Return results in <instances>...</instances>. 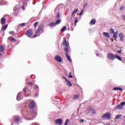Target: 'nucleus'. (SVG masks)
I'll use <instances>...</instances> for the list:
<instances>
[{
    "mask_svg": "<svg viewBox=\"0 0 125 125\" xmlns=\"http://www.w3.org/2000/svg\"><path fill=\"white\" fill-rule=\"evenodd\" d=\"M115 59L116 58V59H118V60H119V61H122V58H121V57L117 55H115Z\"/></svg>",
    "mask_w": 125,
    "mask_h": 125,
    "instance_id": "nucleus-24",
    "label": "nucleus"
},
{
    "mask_svg": "<svg viewBox=\"0 0 125 125\" xmlns=\"http://www.w3.org/2000/svg\"><path fill=\"white\" fill-rule=\"evenodd\" d=\"M8 26V24H6L4 27L2 26L1 29V31H3L4 32L6 29H7V27Z\"/></svg>",
    "mask_w": 125,
    "mask_h": 125,
    "instance_id": "nucleus-19",
    "label": "nucleus"
},
{
    "mask_svg": "<svg viewBox=\"0 0 125 125\" xmlns=\"http://www.w3.org/2000/svg\"><path fill=\"white\" fill-rule=\"evenodd\" d=\"M103 34L104 37H105V38H108V39H110V33H109L108 32H104L103 33Z\"/></svg>",
    "mask_w": 125,
    "mask_h": 125,
    "instance_id": "nucleus-16",
    "label": "nucleus"
},
{
    "mask_svg": "<svg viewBox=\"0 0 125 125\" xmlns=\"http://www.w3.org/2000/svg\"><path fill=\"white\" fill-rule=\"evenodd\" d=\"M25 25H26V23H22L20 24V26H21V27H24Z\"/></svg>",
    "mask_w": 125,
    "mask_h": 125,
    "instance_id": "nucleus-36",
    "label": "nucleus"
},
{
    "mask_svg": "<svg viewBox=\"0 0 125 125\" xmlns=\"http://www.w3.org/2000/svg\"><path fill=\"white\" fill-rule=\"evenodd\" d=\"M37 34L34 35V36H33V38H36V37H37Z\"/></svg>",
    "mask_w": 125,
    "mask_h": 125,
    "instance_id": "nucleus-56",
    "label": "nucleus"
},
{
    "mask_svg": "<svg viewBox=\"0 0 125 125\" xmlns=\"http://www.w3.org/2000/svg\"><path fill=\"white\" fill-rule=\"evenodd\" d=\"M25 0V1H26V0Z\"/></svg>",
    "mask_w": 125,
    "mask_h": 125,
    "instance_id": "nucleus-60",
    "label": "nucleus"
},
{
    "mask_svg": "<svg viewBox=\"0 0 125 125\" xmlns=\"http://www.w3.org/2000/svg\"><path fill=\"white\" fill-rule=\"evenodd\" d=\"M77 22H79V20L78 18H76L75 19V22H74L75 24H76Z\"/></svg>",
    "mask_w": 125,
    "mask_h": 125,
    "instance_id": "nucleus-33",
    "label": "nucleus"
},
{
    "mask_svg": "<svg viewBox=\"0 0 125 125\" xmlns=\"http://www.w3.org/2000/svg\"><path fill=\"white\" fill-rule=\"evenodd\" d=\"M122 18L124 19V20H125V16L124 15H123L122 16Z\"/></svg>",
    "mask_w": 125,
    "mask_h": 125,
    "instance_id": "nucleus-48",
    "label": "nucleus"
},
{
    "mask_svg": "<svg viewBox=\"0 0 125 125\" xmlns=\"http://www.w3.org/2000/svg\"><path fill=\"white\" fill-rule=\"evenodd\" d=\"M26 113H27V110H25V113H24V111H21V114L22 115H23V116L25 115L26 118H27V119H31V120H32V117H33V114H32L31 112H29L27 114H26Z\"/></svg>",
    "mask_w": 125,
    "mask_h": 125,
    "instance_id": "nucleus-2",
    "label": "nucleus"
},
{
    "mask_svg": "<svg viewBox=\"0 0 125 125\" xmlns=\"http://www.w3.org/2000/svg\"><path fill=\"white\" fill-rule=\"evenodd\" d=\"M117 52L118 53H120V54H122V51L121 50H118Z\"/></svg>",
    "mask_w": 125,
    "mask_h": 125,
    "instance_id": "nucleus-51",
    "label": "nucleus"
},
{
    "mask_svg": "<svg viewBox=\"0 0 125 125\" xmlns=\"http://www.w3.org/2000/svg\"><path fill=\"white\" fill-rule=\"evenodd\" d=\"M110 41H111V42H114V39H113L112 38H110Z\"/></svg>",
    "mask_w": 125,
    "mask_h": 125,
    "instance_id": "nucleus-55",
    "label": "nucleus"
},
{
    "mask_svg": "<svg viewBox=\"0 0 125 125\" xmlns=\"http://www.w3.org/2000/svg\"><path fill=\"white\" fill-rule=\"evenodd\" d=\"M56 22H51L49 24L48 26L50 27H53V26H56Z\"/></svg>",
    "mask_w": 125,
    "mask_h": 125,
    "instance_id": "nucleus-22",
    "label": "nucleus"
},
{
    "mask_svg": "<svg viewBox=\"0 0 125 125\" xmlns=\"http://www.w3.org/2000/svg\"><path fill=\"white\" fill-rule=\"evenodd\" d=\"M55 59L58 62H62V58L60 56L56 55L55 57Z\"/></svg>",
    "mask_w": 125,
    "mask_h": 125,
    "instance_id": "nucleus-8",
    "label": "nucleus"
},
{
    "mask_svg": "<svg viewBox=\"0 0 125 125\" xmlns=\"http://www.w3.org/2000/svg\"><path fill=\"white\" fill-rule=\"evenodd\" d=\"M3 4H4V1L3 0L0 1V5H2Z\"/></svg>",
    "mask_w": 125,
    "mask_h": 125,
    "instance_id": "nucleus-37",
    "label": "nucleus"
},
{
    "mask_svg": "<svg viewBox=\"0 0 125 125\" xmlns=\"http://www.w3.org/2000/svg\"><path fill=\"white\" fill-rule=\"evenodd\" d=\"M27 85H29V86H32L33 83H32V82H28Z\"/></svg>",
    "mask_w": 125,
    "mask_h": 125,
    "instance_id": "nucleus-32",
    "label": "nucleus"
},
{
    "mask_svg": "<svg viewBox=\"0 0 125 125\" xmlns=\"http://www.w3.org/2000/svg\"><path fill=\"white\" fill-rule=\"evenodd\" d=\"M122 114H120V115H116V119L117 120H119V119H121V118H122Z\"/></svg>",
    "mask_w": 125,
    "mask_h": 125,
    "instance_id": "nucleus-27",
    "label": "nucleus"
},
{
    "mask_svg": "<svg viewBox=\"0 0 125 125\" xmlns=\"http://www.w3.org/2000/svg\"><path fill=\"white\" fill-rule=\"evenodd\" d=\"M61 23V19L57 20L56 21V24L58 25Z\"/></svg>",
    "mask_w": 125,
    "mask_h": 125,
    "instance_id": "nucleus-25",
    "label": "nucleus"
},
{
    "mask_svg": "<svg viewBox=\"0 0 125 125\" xmlns=\"http://www.w3.org/2000/svg\"><path fill=\"white\" fill-rule=\"evenodd\" d=\"M79 9H75L73 12H72V17H73V16H74V14H75V13H77Z\"/></svg>",
    "mask_w": 125,
    "mask_h": 125,
    "instance_id": "nucleus-23",
    "label": "nucleus"
},
{
    "mask_svg": "<svg viewBox=\"0 0 125 125\" xmlns=\"http://www.w3.org/2000/svg\"><path fill=\"white\" fill-rule=\"evenodd\" d=\"M56 18H57V19L60 18V15L59 14V13H58L57 14V15H56Z\"/></svg>",
    "mask_w": 125,
    "mask_h": 125,
    "instance_id": "nucleus-41",
    "label": "nucleus"
},
{
    "mask_svg": "<svg viewBox=\"0 0 125 125\" xmlns=\"http://www.w3.org/2000/svg\"><path fill=\"white\" fill-rule=\"evenodd\" d=\"M43 28V25H40L38 26V29L35 31V34H38L41 32V30H42Z\"/></svg>",
    "mask_w": 125,
    "mask_h": 125,
    "instance_id": "nucleus-7",
    "label": "nucleus"
},
{
    "mask_svg": "<svg viewBox=\"0 0 125 125\" xmlns=\"http://www.w3.org/2000/svg\"><path fill=\"white\" fill-rule=\"evenodd\" d=\"M110 33L112 35H113V34H115V30H114V29L110 28Z\"/></svg>",
    "mask_w": 125,
    "mask_h": 125,
    "instance_id": "nucleus-26",
    "label": "nucleus"
},
{
    "mask_svg": "<svg viewBox=\"0 0 125 125\" xmlns=\"http://www.w3.org/2000/svg\"><path fill=\"white\" fill-rule=\"evenodd\" d=\"M35 106H36V104H35V102H31L29 104V107H30V109H34V108H35Z\"/></svg>",
    "mask_w": 125,
    "mask_h": 125,
    "instance_id": "nucleus-14",
    "label": "nucleus"
},
{
    "mask_svg": "<svg viewBox=\"0 0 125 125\" xmlns=\"http://www.w3.org/2000/svg\"><path fill=\"white\" fill-rule=\"evenodd\" d=\"M32 125H39V124H37V123H33V124H32Z\"/></svg>",
    "mask_w": 125,
    "mask_h": 125,
    "instance_id": "nucleus-52",
    "label": "nucleus"
},
{
    "mask_svg": "<svg viewBox=\"0 0 125 125\" xmlns=\"http://www.w3.org/2000/svg\"><path fill=\"white\" fill-rule=\"evenodd\" d=\"M68 78H70V79H73V75H72V72H70L69 73Z\"/></svg>",
    "mask_w": 125,
    "mask_h": 125,
    "instance_id": "nucleus-29",
    "label": "nucleus"
},
{
    "mask_svg": "<svg viewBox=\"0 0 125 125\" xmlns=\"http://www.w3.org/2000/svg\"><path fill=\"white\" fill-rule=\"evenodd\" d=\"M84 122V120H83V119H81L80 120L79 123H80V124H81V123H83Z\"/></svg>",
    "mask_w": 125,
    "mask_h": 125,
    "instance_id": "nucleus-47",
    "label": "nucleus"
},
{
    "mask_svg": "<svg viewBox=\"0 0 125 125\" xmlns=\"http://www.w3.org/2000/svg\"><path fill=\"white\" fill-rule=\"evenodd\" d=\"M120 10H124L125 9V7L124 6H121L120 8Z\"/></svg>",
    "mask_w": 125,
    "mask_h": 125,
    "instance_id": "nucleus-46",
    "label": "nucleus"
},
{
    "mask_svg": "<svg viewBox=\"0 0 125 125\" xmlns=\"http://www.w3.org/2000/svg\"><path fill=\"white\" fill-rule=\"evenodd\" d=\"M64 50L65 52H66L65 57H66V58L67 59L68 61H69V62H72V60H71V59L70 58V56H69V55L68 54V53H69V47H64Z\"/></svg>",
    "mask_w": 125,
    "mask_h": 125,
    "instance_id": "nucleus-1",
    "label": "nucleus"
},
{
    "mask_svg": "<svg viewBox=\"0 0 125 125\" xmlns=\"http://www.w3.org/2000/svg\"><path fill=\"white\" fill-rule=\"evenodd\" d=\"M63 45L65 47H69V42H67V40L65 38H63Z\"/></svg>",
    "mask_w": 125,
    "mask_h": 125,
    "instance_id": "nucleus-11",
    "label": "nucleus"
},
{
    "mask_svg": "<svg viewBox=\"0 0 125 125\" xmlns=\"http://www.w3.org/2000/svg\"><path fill=\"white\" fill-rule=\"evenodd\" d=\"M10 39H11V40H12V41H13L14 42H16V40H15V39H14V38H12V37H10Z\"/></svg>",
    "mask_w": 125,
    "mask_h": 125,
    "instance_id": "nucleus-45",
    "label": "nucleus"
},
{
    "mask_svg": "<svg viewBox=\"0 0 125 125\" xmlns=\"http://www.w3.org/2000/svg\"><path fill=\"white\" fill-rule=\"evenodd\" d=\"M38 24H39V21H36L34 24V26L35 28H37L38 26Z\"/></svg>",
    "mask_w": 125,
    "mask_h": 125,
    "instance_id": "nucleus-31",
    "label": "nucleus"
},
{
    "mask_svg": "<svg viewBox=\"0 0 125 125\" xmlns=\"http://www.w3.org/2000/svg\"><path fill=\"white\" fill-rule=\"evenodd\" d=\"M34 88L35 90L38 89V88H39V86L37 84H35L34 85Z\"/></svg>",
    "mask_w": 125,
    "mask_h": 125,
    "instance_id": "nucleus-35",
    "label": "nucleus"
},
{
    "mask_svg": "<svg viewBox=\"0 0 125 125\" xmlns=\"http://www.w3.org/2000/svg\"><path fill=\"white\" fill-rule=\"evenodd\" d=\"M68 122H69V119H67L64 123V125H68Z\"/></svg>",
    "mask_w": 125,
    "mask_h": 125,
    "instance_id": "nucleus-40",
    "label": "nucleus"
},
{
    "mask_svg": "<svg viewBox=\"0 0 125 125\" xmlns=\"http://www.w3.org/2000/svg\"><path fill=\"white\" fill-rule=\"evenodd\" d=\"M90 23L92 25H95V23H96V20L95 19H92L90 21Z\"/></svg>",
    "mask_w": 125,
    "mask_h": 125,
    "instance_id": "nucleus-20",
    "label": "nucleus"
},
{
    "mask_svg": "<svg viewBox=\"0 0 125 125\" xmlns=\"http://www.w3.org/2000/svg\"><path fill=\"white\" fill-rule=\"evenodd\" d=\"M78 98H79V95H76L74 96V99H78Z\"/></svg>",
    "mask_w": 125,
    "mask_h": 125,
    "instance_id": "nucleus-39",
    "label": "nucleus"
},
{
    "mask_svg": "<svg viewBox=\"0 0 125 125\" xmlns=\"http://www.w3.org/2000/svg\"><path fill=\"white\" fill-rule=\"evenodd\" d=\"M62 123H63V121H62V119H58L55 121L56 125H62Z\"/></svg>",
    "mask_w": 125,
    "mask_h": 125,
    "instance_id": "nucleus-9",
    "label": "nucleus"
},
{
    "mask_svg": "<svg viewBox=\"0 0 125 125\" xmlns=\"http://www.w3.org/2000/svg\"><path fill=\"white\" fill-rule=\"evenodd\" d=\"M9 33L10 35H14L15 34L14 31H10Z\"/></svg>",
    "mask_w": 125,
    "mask_h": 125,
    "instance_id": "nucleus-44",
    "label": "nucleus"
},
{
    "mask_svg": "<svg viewBox=\"0 0 125 125\" xmlns=\"http://www.w3.org/2000/svg\"><path fill=\"white\" fill-rule=\"evenodd\" d=\"M26 35L29 38H32V35H33V30L31 29H28L26 31Z\"/></svg>",
    "mask_w": 125,
    "mask_h": 125,
    "instance_id": "nucleus-5",
    "label": "nucleus"
},
{
    "mask_svg": "<svg viewBox=\"0 0 125 125\" xmlns=\"http://www.w3.org/2000/svg\"><path fill=\"white\" fill-rule=\"evenodd\" d=\"M113 90H120V91H123V88L121 87H115L113 88Z\"/></svg>",
    "mask_w": 125,
    "mask_h": 125,
    "instance_id": "nucleus-18",
    "label": "nucleus"
},
{
    "mask_svg": "<svg viewBox=\"0 0 125 125\" xmlns=\"http://www.w3.org/2000/svg\"><path fill=\"white\" fill-rule=\"evenodd\" d=\"M107 58L109 60H114V59H115V55L112 53H109L107 54Z\"/></svg>",
    "mask_w": 125,
    "mask_h": 125,
    "instance_id": "nucleus-6",
    "label": "nucleus"
},
{
    "mask_svg": "<svg viewBox=\"0 0 125 125\" xmlns=\"http://www.w3.org/2000/svg\"><path fill=\"white\" fill-rule=\"evenodd\" d=\"M125 102L121 103L120 104H118L116 106L115 110H117V109H118V110H122V109H124V106H125Z\"/></svg>",
    "mask_w": 125,
    "mask_h": 125,
    "instance_id": "nucleus-3",
    "label": "nucleus"
},
{
    "mask_svg": "<svg viewBox=\"0 0 125 125\" xmlns=\"http://www.w3.org/2000/svg\"><path fill=\"white\" fill-rule=\"evenodd\" d=\"M63 78H64V79L65 80V81H66V82L68 81V80L67 79V78H66V77L63 76Z\"/></svg>",
    "mask_w": 125,
    "mask_h": 125,
    "instance_id": "nucleus-50",
    "label": "nucleus"
},
{
    "mask_svg": "<svg viewBox=\"0 0 125 125\" xmlns=\"http://www.w3.org/2000/svg\"><path fill=\"white\" fill-rule=\"evenodd\" d=\"M118 32H115L114 34V35H113V38H114V39H115V41H117L116 39H118Z\"/></svg>",
    "mask_w": 125,
    "mask_h": 125,
    "instance_id": "nucleus-17",
    "label": "nucleus"
},
{
    "mask_svg": "<svg viewBox=\"0 0 125 125\" xmlns=\"http://www.w3.org/2000/svg\"><path fill=\"white\" fill-rule=\"evenodd\" d=\"M21 8L22 9H23V10H25V7L24 6H21Z\"/></svg>",
    "mask_w": 125,
    "mask_h": 125,
    "instance_id": "nucleus-49",
    "label": "nucleus"
},
{
    "mask_svg": "<svg viewBox=\"0 0 125 125\" xmlns=\"http://www.w3.org/2000/svg\"><path fill=\"white\" fill-rule=\"evenodd\" d=\"M1 56V53H0V57Z\"/></svg>",
    "mask_w": 125,
    "mask_h": 125,
    "instance_id": "nucleus-58",
    "label": "nucleus"
},
{
    "mask_svg": "<svg viewBox=\"0 0 125 125\" xmlns=\"http://www.w3.org/2000/svg\"><path fill=\"white\" fill-rule=\"evenodd\" d=\"M119 37L120 38V41L121 42H123L124 41V39H125V35H124V33H120L119 34Z\"/></svg>",
    "mask_w": 125,
    "mask_h": 125,
    "instance_id": "nucleus-10",
    "label": "nucleus"
},
{
    "mask_svg": "<svg viewBox=\"0 0 125 125\" xmlns=\"http://www.w3.org/2000/svg\"><path fill=\"white\" fill-rule=\"evenodd\" d=\"M14 121L15 123H18L20 122V117L18 116H16L14 118Z\"/></svg>",
    "mask_w": 125,
    "mask_h": 125,
    "instance_id": "nucleus-12",
    "label": "nucleus"
},
{
    "mask_svg": "<svg viewBox=\"0 0 125 125\" xmlns=\"http://www.w3.org/2000/svg\"><path fill=\"white\" fill-rule=\"evenodd\" d=\"M17 10V8L16 7H14L13 8V11L15 12H16Z\"/></svg>",
    "mask_w": 125,
    "mask_h": 125,
    "instance_id": "nucleus-43",
    "label": "nucleus"
},
{
    "mask_svg": "<svg viewBox=\"0 0 125 125\" xmlns=\"http://www.w3.org/2000/svg\"><path fill=\"white\" fill-rule=\"evenodd\" d=\"M124 118H125V117Z\"/></svg>",
    "mask_w": 125,
    "mask_h": 125,
    "instance_id": "nucleus-59",
    "label": "nucleus"
},
{
    "mask_svg": "<svg viewBox=\"0 0 125 125\" xmlns=\"http://www.w3.org/2000/svg\"><path fill=\"white\" fill-rule=\"evenodd\" d=\"M102 118L103 119H106V120H110L111 119V113L107 112L104 114L102 116Z\"/></svg>",
    "mask_w": 125,
    "mask_h": 125,
    "instance_id": "nucleus-4",
    "label": "nucleus"
},
{
    "mask_svg": "<svg viewBox=\"0 0 125 125\" xmlns=\"http://www.w3.org/2000/svg\"><path fill=\"white\" fill-rule=\"evenodd\" d=\"M83 10H82L81 13H80V15H82L83 14Z\"/></svg>",
    "mask_w": 125,
    "mask_h": 125,
    "instance_id": "nucleus-54",
    "label": "nucleus"
},
{
    "mask_svg": "<svg viewBox=\"0 0 125 125\" xmlns=\"http://www.w3.org/2000/svg\"><path fill=\"white\" fill-rule=\"evenodd\" d=\"M23 91L24 92V93H26L27 92V89H26V88H24L23 89Z\"/></svg>",
    "mask_w": 125,
    "mask_h": 125,
    "instance_id": "nucleus-42",
    "label": "nucleus"
},
{
    "mask_svg": "<svg viewBox=\"0 0 125 125\" xmlns=\"http://www.w3.org/2000/svg\"><path fill=\"white\" fill-rule=\"evenodd\" d=\"M4 51V46L3 45H0V52H3Z\"/></svg>",
    "mask_w": 125,
    "mask_h": 125,
    "instance_id": "nucleus-21",
    "label": "nucleus"
},
{
    "mask_svg": "<svg viewBox=\"0 0 125 125\" xmlns=\"http://www.w3.org/2000/svg\"><path fill=\"white\" fill-rule=\"evenodd\" d=\"M34 0V1H35V2H34V3H33V4L35 5V4H36V2H37V1H36V0Z\"/></svg>",
    "mask_w": 125,
    "mask_h": 125,
    "instance_id": "nucleus-53",
    "label": "nucleus"
},
{
    "mask_svg": "<svg viewBox=\"0 0 125 125\" xmlns=\"http://www.w3.org/2000/svg\"><path fill=\"white\" fill-rule=\"evenodd\" d=\"M6 21V20L4 17H2L0 20V23L1 25H4L5 24V21Z\"/></svg>",
    "mask_w": 125,
    "mask_h": 125,
    "instance_id": "nucleus-15",
    "label": "nucleus"
},
{
    "mask_svg": "<svg viewBox=\"0 0 125 125\" xmlns=\"http://www.w3.org/2000/svg\"><path fill=\"white\" fill-rule=\"evenodd\" d=\"M35 96L36 97H38L39 96V91H37L36 93H35Z\"/></svg>",
    "mask_w": 125,
    "mask_h": 125,
    "instance_id": "nucleus-38",
    "label": "nucleus"
},
{
    "mask_svg": "<svg viewBox=\"0 0 125 125\" xmlns=\"http://www.w3.org/2000/svg\"><path fill=\"white\" fill-rule=\"evenodd\" d=\"M17 100H18V101H20V93H19V94L18 95L17 97Z\"/></svg>",
    "mask_w": 125,
    "mask_h": 125,
    "instance_id": "nucleus-30",
    "label": "nucleus"
},
{
    "mask_svg": "<svg viewBox=\"0 0 125 125\" xmlns=\"http://www.w3.org/2000/svg\"><path fill=\"white\" fill-rule=\"evenodd\" d=\"M67 85L68 86H72L73 85H72V83H71V82H70V81H69L68 80L67 81Z\"/></svg>",
    "mask_w": 125,
    "mask_h": 125,
    "instance_id": "nucleus-28",
    "label": "nucleus"
},
{
    "mask_svg": "<svg viewBox=\"0 0 125 125\" xmlns=\"http://www.w3.org/2000/svg\"><path fill=\"white\" fill-rule=\"evenodd\" d=\"M66 30V26H63L61 29V32H64Z\"/></svg>",
    "mask_w": 125,
    "mask_h": 125,
    "instance_id": "nucleus-34",
    "label": "nucleus"
},
{
    "mask_svg": "<svg viewBox=\"0 0 125 125\" xmlns=\"http://www.w3.org/2000/svg\"><path fill=\"white\" fill-rule=\"evenodd\" d=\"M97 56H99V55L98 54H96Z\"/></svg>",
    "mask_w": 125,
    "mask_h": 125,
    "instance_id": "nucleus-57",
    "label": "nucleus"
},
{
    "mask_svg": "<svg viewBox=\"0 0 125 125\" xmlns=\"http://www.w3.org/2000/svg\"><path fill=\"white\" fill-rule=\"evenodd\" d=\"M88 111L89 113H91V114H96V111H95V110L91 108V107L88 108Z\"/></svg>",
    "mask_w": 125,
    "mask_h": 125,
    "instance_id": "nucleus-13",
    "label": "nucleus"
}]
</instances>
